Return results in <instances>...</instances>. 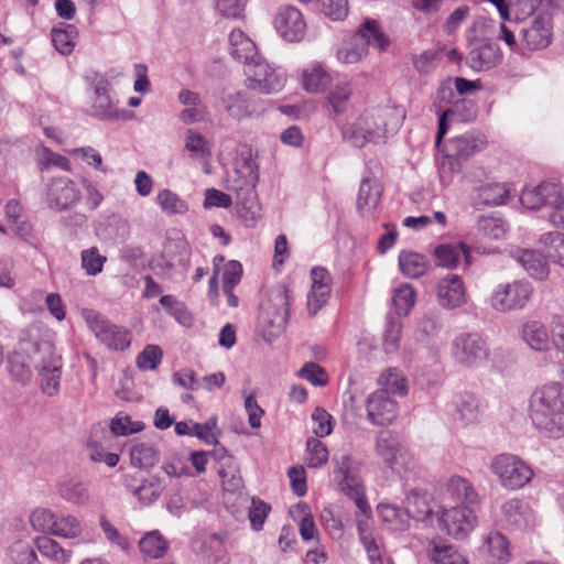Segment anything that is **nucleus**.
<instances>
[{
	"label": "nucleus",
	"instance_id": "obj_30",
	"mask_svg": "<svg viewBox=\"0 0 564 564\" xmlns=\"http://www.w3.org/2000/svg\"><path fill=\"white\" fill-rule=\"evenodd\" d=\"M539 246L544 258L564 267V234L558 231L543 234L539 238Z\"/></svg>",
	"mask_w": 564,
	"mask_h": 564
},
{
	"label": "nucleus",
	"instance_id": "obj_20",
	"mask_svg": "<svg viewBox=\"0 0 564 564\" xmlns=\"http://www.w3.org/2000/svg\"><path fill=\"white\" fill-rule=\"evenodd\" d=\"M503 521L514 530H524L533 524L534 517L529 503L520 499H511L502 506Z\"/></svg>",
	"mask_w": 564,
	"mask_h": 564
},
{
	"label": "nucleus",
	"instance_id": "obj_63",
	"mask_svg": "<svg viewBox=\"0 0 564 564\" xmlns=\"http://www.w3.org/2000/svg\"><path fill=\"white\" fill-rule=\"evenodd\" d=\"M10 558V564H40L34 550L22 542H18L11 546Z\"/></svg>",
	"mask_w": 564,
	"mask_h": 564
},
{
	"label": "nucleus",
	"instance_id": "obj_60",
	"mask_svg": "<svg viewBox=\"0 0 564 564\" xmlns=\"http://www.w3.org/2000/svg\"><path fill=\"white\" fill-rule=\"evenodd\" d=\"M549 187V184H540L535 187L523 189L520 195L521 204L528 209L540 208L545 202Z\"/></svg>",
	"mask_w": 564,
	"mask_h": 564
},
{
	"label": "nucleus",
	"instance_id": "obj_50",
	"mask_svg": "<svg viewBox=\"0 0 564 564\" xmlns=\"http://www.w3.org/2000/svg\"><path fill=\"white\" fill-rule=\"evenodd\" d=\"M185 149L191 152L193 158L208 159L212 155L208 141L205 137L193 130L188 129L185 134Z\"/></svg>",
	"mask_w": 564,
	"mask_h": 564
},
{
	"label": "nucleus",
	"instance_id": "obj_27",
	"mask_svg": "<svg viewBox=\"0 0 564 564\" xmlns=\"http://www.w3.org/2000/svg\"><path fill=\"white\" fill-rule=\"evenodd\" d=\"M512 257L522 268L536 280H543L549 275V267L542 256L530 249H516Z\"/></svg>",
	"mask_w": 564,
	"mask_h": 564
},
{
	"label": "nucleus",
	"instance_id": "obj_48",
	"mask_svg": "<svg viewBox=\"0 0 564 564\" xmlns=\"http://www.w3.org/2000/svg\"><path fill=\"white\" fill-rule=\"evenodd\" d=\"M507 223L497 216H480L477 220V230L480 235L489 239H501L507 232Z\"/></svg>",
	"mask_w": 564,
	"mask_h": 564
},
{
	"label": "nucleus",
	"instance_id": "obj_64",
	"mask_svg": "<svg viewBox=\"0 0 564 564\" xmlns=\"http://www.w3.org/2000/svg\"><path fill=\"white\" fill-rule=\"evenodd\" d=\"M432 560L434 564H468L467 560L451 546L435 547Z\"/></svg>",
	"mask_w": 564,
	"mask_h": 564
},
{
	"label": "nucleus",
	"instance_id": "obj_21",
	"mask_svg": "<svg viewBox=\"0 0 564 564\" xmlns=\"http://www.w3.org/2000/svg\"><path fill=\"white\" fill-rule=\"evenodd\" d=\"M484 147L485 142L482 139L470 134H464L451 139L442 151L446 158L455 161H462L481 151Z\"/></svg>",
	"mask_w": 564,
	"mask_h": 564
},
{
	"label": "nucleus",
	"instance_id": "obj_26",
	"mask_svg": "<svg viewBox=\"0 0 564 564\" xmlns=\"http://www.w3.org/2000/svg\"><path fill=\"white\" fill-rule=\"evenodd\" d=\"M437 264L446 269H455L462 259L469 264L470 249L463 242L442 243L434 249Z\"/></svg>",
	"mask_w": 564,
	"mask_h": 564
},
{
	"label": "nucleus",
	"instance_id": "obj_33",
	"mask_svg": "<svg viewBox=\"0 0 564 564\" xmlns=\"http://www.w3.org/2000/svg\"><path fill=\"white\" fill-rule=\"evenodd\" d=\"M399 268L406 278L419 279L426 273L429 261L420 253L402 251L399 254Z\"/></svg>",
	"mask_w": 564,
	"mask_h": 564
},
{
	"label": "nucleus",
	"instance_id": "obj_22",
	"mask_svg": "<svg viewBox=\"0 0 564 564\" xmlns=\"http://www.w3.org/2000/svg\"><path fill=\"white\" fill-rule=\"evenodd\" d=\"M230 55L247 68L251 63L258 62L261 57L258 54L256 44L247 37L241 30H234L229 34Z\"/></svg>",
	"mask_w": 564,
	"mask_h": 564
},
{
	"label": "nucleus",
	"instance_id": "obj_28",
	"mask_svg": "<svg viewBox=\"0 0 564 564\" xmlns=\"http://www.w3.org/2000/svg\"><path fill=\"white\" fill-rule=\"evenodd\" d=\"M453 417L464 425H471L480 419V403L476 395L469 392L460 394L455 401Z\"/></svg>",
	"mask_w": 564,
	"mask_h": 564
},
{
	"label": "nucleus",
	"instance_id": "obj_37",
	"mask_svg": "<svg viewBox=\"0 0 564 564\" xmlns=\"http://www.w3.org/2000/svg\"><path fill=\"white\" fill-rule=\"evenodd\" d=\"M330 83V75L318 63L303 70V87L308 93H323Z\"/></svg>",
	"mask_w": 564,
	"mask_h": 564
},
{
	"label": "nucleus",
	"instance_id": "obj_36",
	"mask_svg": "<svg viewBox=\"0 0 564 564\" xmlns=\"http://www.w3.org/2000/svg\"><path fill=\"white\" fill-rule=\"evenodd\" d=\"M340 490L355 501L357 509L361 514L368 517L371 508L365 497L364 486L357 476L343 478L338 480Z\"/></svg>",
	"mask_w": 564,
	"mask_h": 564
},
{
	"label": "nucleus",
	"instance_id": "obj_58",
	"mask_svg": "<svg viewBox=\"0 0 564 564\" xmlns=\"http://www.w3.org/2000/svg\"><path fill=\"white\" fill-rule=\"evenodd\" d=\"M55 517L56 513L51 509L36 508L30 514V523L35 531L52 534L54 522L56 521Z\"/></svg>",
	"mask_w": 564,
	"mask_h": 564
},
{
	"label": "nucleus",
	"instance_id": "obj_54",
	"mask_svg": "<svg viewBox=\"0 0 564 564\" xmlns=\"http://www.w3.org/2000/svg\"><path fill=\"white\" fill-rule=\"evenodd\" d=\"M328 460V449L318 438L310 437L306 441L307 466L318 468Z\"/></svg>",
	"mask_w": 564,
	"mask_h": 564
},
{
	"label": "nucleus",
	"instance_id": "obj_24",
	"mask_svg": "<svg viewBox=\"0 0 564 564\" xmlns=\"http://www.w3.org/2000/svg\"><path fill=\"white\" fill-rule=\"evenodd\" d=\"M382 189L376 180L364 178L359 186L357 210L361 217L372 216L380 203Z\"/></svg>",
	"mask_w": 564,
	"mask_h": 564
},
{
	"label": "nucleus",
	"instance_id": "obj_61",
	"mask_svg": "<svg viewBox=\"0 0 564 564\" xmlns=\"http://www.w3.org/2000/svg\"><path fill=\"white\" fill-rule=\"evenodd\" d=\"M247 0H215L216 11L226 19H242Z\"/></svg>",
	"mask_w": 564,
	"mask_h": 564
},
{
	"label": "nucleus",
	"instance_id": "obj_8",
	"mask_svg": "<svg viewBox=\"0 0 564 564\" xmlns=\"http://www.w3.org/2000/svg\"><path fill=\"white\" fill-rule=\"evenodd\" d=\"M521 46L530 52L546 48L553 41V15L538 12L529 18L520 29Z\"/></svg>",
	"mask_w": 564,
	"mask_h": 564
},
{
	"label": "nucleus",
	"instance_id": "obj_32",
	"mask_svg": "<svg viewBox=\"0 0 564 564\" xmlns=\"http://www.w3.org/2000/svg\"><path fill=\"white\" fill-rule=\"evenodd\" d=\"M482 552L486 554V562L488 564H506L510 558L508 541L499 532L487 536Z\"/></svg>",
	"mask_w": 564,
	"mask_h": 564
},
{
	"label": "nucleus",
	"instance_id": "obj_12",
	"mask_svg": "<svg viewBox=\"0 0 564 564\" xmlns=\"http://www.w3.org/2000/svg\"><path fill=\"white\" fill-rule=\"evenodd\" d=\"M440 523L447 534L459 540L475 528L477 517L470 506H454L442 511Z\"/></svg>",
	"mask_w": 564,
	"mask_h": 564
},
{
	"label": "nucleus",
	"instance_id": "obj_49",
	"mask_svg": "<svg viewBox=\"0 0 564 564\" xmlns=\"http://www.w3.org/2000/svg\"><path fill=\"white\" fill-rule=\"evenodd\" d=\"M509 189L505 184L490 183L478 188L477 197L484 205H502L507 202Z\"/></svg>",
	"mask_w": 564,
	"mask_h": 564
},
{
	"label": "nucleus",
	"instance_id": "obj_51",
	"mask_svg": "<svg viewBox=\"0 0 564 564\" xmlns=\"http://www.w3.org/2000/svg\"><path fill=\"white\" fill-rule=\"evenodd\" d=\"M296 512L303 516L299 525L302 539L304 541H310L314 539L317 535V529L308 506L304 502L297 503L294 508L290 510L292 517H295Z\"/></svg>",
	"mask_w": 564,
	"mask_h": 564
},
{
	"label": "nucleus",
	"instance_id": "obj_9",
	"mask_svg": "<svg viewBox=\"0 0 564 564\" xmlns=\"http://www.w3.org/2000/svg\"><path fill=\"white\" fill-rule=\"evenodd\" d=\"M452 354L459 365L473 368L488 359L489 347L479 334L462 333L453 340Z\"/></svg>",
	"mask_w": 564,
	"mask_h": 564
},
{
	"label": "nucleus",
	"instance_id": "obj_16",
	"mask_svg": "<svg viewBox=\"0 0 564 564\" xmlns=\"http://www.w3.org/2000/svg\"><path fill=\"white\" fill-rule=\"evenodd\" d=\"M436 301L445 310L462 307L467 302L463 279L457 274H447L436 285Z\"/></svg>",
	"mask_w": 564,
	"mask_h": 564
},
{
	"label": "nucleus",
	"instance_id": "obj_13",
	"mask_svg": "<svg viewBox=\"0 0 564 564\" xmlns=\"http://www.w3.org/2000/svg\"><path fill=\"white\" fill-rule=\"evenodd\" d=\"M79 199L80 192L68 177H54L46 185V204L52 209H68Z\"/></svg>",
	"mask_w": 564,
	"mask_h": 564
},
{
	"label": "nucleus",
	"instance_id": "obj_52",
	"mask_svg": "<svg viewBox=\"0 0 564 564\" xmlns=\"http://www.w3.org/2000/svg\"><path fill=\"white\" fill-rule=\"evenodd\" d=\"M392 305L395 308V313L401 315H408L415 303V292L409 284L401 285L397 289L392 296Z\"/></svg>",
	"mask_w": 564,
	"mask_h": 564
},
{
	"label": "nucleus",
	"instance_id": "obj_57",
	"mask_svg": "<svg viewBox=\"0 0 564 564\" xmlns=\"http://www.w3.org/2000/svg\"><path fill=\"white\" fill-rule=\"evenodd\" d=\"M409 518L423 519L430 513L425 495L417 490H411L405 497V509Z\"/></svg>",
	"mask_w": 564,
	"mask_h": 564
},
{
	"label": "nucleus",
	"instance_id": "obj_10",
	"mask_svg": "<svg viewBox=\"0 0 564 564\" xmlns=\"http://www.w3.org/2000/svg\"><path fill=\"white\" fill-rule=\"evenodd\" d=\"M245 74L248 87L265 95L279 93L286 82V75L281 68L271 66L262 58L245 68Z\"/></svg>",
	"mask_w": 564,
	"mask_h": 564
},
{
	"label": "nucleus",
	"instance_id": "obj_29",
	"mask_svg": "<svg viewBox=\"0 0 564 564\" xmlns=\"http://www.w3.org/2000/svg\"><path fill=\"white\" fill-rule=\"evenodd\" d=\"M522 340L533 350L545 351L550 347V337L545 325L540 321L525 322L520 332Z\"/></svg>",
	"mask_w": 564,
	"mask_h": 564
},
{
	"label": "nucleus",
	"instance_id": "obj_38",
	"mask_svg": "<svg viewBox=\"0 0 564 564\" xmlns=\"http://www.w3.org/2000/svg\"><path fill=\"white\" fill-rule=\"evenodd\" d=\"M226 109L228 113L236 119L256 115L261 110L256 101L250 98L247 93L242 91L229 96Z\"/></svg>",
	"mask_w": 564,
	"mask_h": 564
},
{
	"label": "nucleus",
	"instance_id": "obj_15",
	"mask_svg": "<svg viewBox=\"0 0 564 564\" xmlns=\"http://www.w3.org/2000/svg\"><path fill=\"white\" fill-rule=\"evenodd\" d=\"M367 419L373 425L391 424L398 415L397 402L384 390H376L366 401Z\"/></svg>",
	"mask_w": 564,
	"mask_h": 564
},
{
	"label": "nucleus",
	"instance_id": "obj_46",
	"mask_svg": "<svg viewBox=\"0 0 564 564\" xmlns=\"http://www.w3.org/2000/svg\"><path fill=\"white\" fill-rule=\"evenodd\" d=\"M380 518L393 530L403 531L409 527L408 512L390 503H380L377 508Z\"/></svg>",
	"mask_w": 564,
	"mask_h": 564
},
{
	"label": "nucleus",
	"instance_id": "obj_2",
	"mask_svg": "<svg viewBox=\"0 0 564 564\" xmlns=\"http://www.w3.org/2000/svg\"><path fill=\"white\" fill-rule=\"evenodd\" d=\"M20 348L30 356L33 367L39 371L42 391L50 397L55 395L59 388L62 361L41 323H32L22 329Z\"/></svg>",
	"mask_w": 564,
	"mask_h": 564
},
{
	"label": "nucleus",
	"instance_id": "obj_1",
	"mask_svg": "<svg viewBox=\"0 0 564 564\" xmlns=\"http://www.w3.org/2000/svg\"><path fill=\"white\" fill-rule=\"evenodd\" d=\"M404 110L387 106L365 111L341 127L343 140L350 147L362 149L367 144H384L400 129Z\"/></svg>",
	"mask_w": 564,
	"mask_h": 564
},
{
	"label": "nucleus",
	"instance_id": "obj_44",
	"mask_svg": "<svg viewBox=\"0 0 564 564\" xmlns=\"http://www.w3.org/2000/svg\"><path fill=\"white\" fill-rule=\"evenodd\" d=\"M160 459L159 452L150 444L138 443L130 449L131 465L138 468H151Z\"/></svg>",
	"mask_w": 564,
	"mask_h": 564
},
{
	"label": "nucleus",
	"instance_id": "obj_55",
	"mask_svg": "<svg viewBox=\"0 0 564 564\" xmlns=\"http://www.w3.org/2000/svg\"><path fill=\"white\" fill-rule=\"evenodd\" d=\"M80 260L82 268L88 275H97L102 271L107 257L100 254L97 247H90L82 251Z\"/></svg>",
	"mask_w": 564,
	"mask_h": 564
},
{
	"label": "nucleus",
	"instance_id": "obj_45",
	"mask_svg": "<svg viewBox=\"0 0 564 564\" xmlns=\"http://www.w3.org/2000/svg\"><path fill=\"white\" fill-rule=\"evenodd\" d=\"M378 383L380 386L379 390H384L388 395L397 394L403 397L408 393L406 379L397 369H388L383 372L379 377Z\"/></svg>",
	"mask_w": 564,
	"mask_h": 564
},
{
	"label": "nucleus",
	"instance_id": "obj_62",
	"mask_svg": "<svg viewBox=\"0 0 564 564\" xmlns=\"http://www.w3.org/2000/svg\"><path fill=\"white\" fill-rule=\"evenodd\" d=\"M163 357L162 349L156 345H148L137 357V366L141 370H154Z\"/></svg>",
	"mask_w": 564,
	"mask_h": 564
},
{
	"label": "nucleus",
	"instance_id": "obj_3",
	"mask_svg": "<svg viewBox=\"0 0 564 564\" xmlns=\"http://www.w3.org/2000/svg\"><path fill=\"white\" fill-rule=\"evenodd\" d=\"M529 417L545 437L564 436V386L552 381L538 387L529 399Z\"/></svg>",
	"mask_w": 564,
	"mask_h": 564
},
{
	"label": "nucleus",
	"instance_id": "obj_59",
	"mask_svg": "<svg viewBox=\"0 0 564 564\" xmlns=\"http://www.w3.org/2000/svg\"><path fill=\"white\" fill-rule=\"evenodd\" d=\"M144 424L141 421H132L127 414H117L110 424V430L115 435L126 436L141 432Z\"/></svg>",
	"mask_w": 564,
	"mask_h": 564
},
{
	"label": "nucleus",
	"instance_id": "obj_14",
	"mask_svg": "<svg viewBox=\"0 0 564 564\" xmlns=\"http://www.w3.org/2000/svg\"><path fill=\"white\" fill-rule=\"evenodd\" d=\"M276 32L288 42H300L305 34L306 23L299 9L292 6L279 8L274 18Z\"/></svg>",
	"mask_w": 564,
	"mask_h": 564
},
{
	"label": "nucleus",
	"instance_id": "obj_56",
	"mask_svg": "<svg viewBox=\"0 0 564 564\" xmlns=\"http://www.w3.org/2000/svg\"><path fill=\"white\" fill-rule=\"evenodd\" d=\"M163 486L156 478L143 481L140 486L132 490V494L143 505H150L155 501L162 494Z\"/></svg>",
	"mask_w": 564,
	"mask_h": 564
},
{
	"label": "nucleus",
	"instance_id": "obj_53",
	"mask_svg": "<svg viewBox=\"0 0 564 564\" xmlns=\"http://www.w3.org/2000/svg\"><path fill=\"white\" fill-rule=\"evenodd\" d=\"M351 94L352 85L349 82L338 84L330 90L327 101L336 115L345 111Z\"/></svg>",
	"mask_w": 564,
	"mask_h": 564
},
{
	"label": "nucleus",
	"instance_id": "obj_34",
	"mask_svg": "<svg viewBox=\"0 0 564 564\" xmlns=\"http://www.w3.org/2000/svg\"><path fill=\"white\" fill-rule=\"evenodd\" d=\"M52 43L57 52L63 55H69L76 44L78 31L75 25L59 23L51 32Z\"/></svg>",
	"mask_w": 564,
	"mask_h": 564
},
{
	"label": "nucleus",
	"instance_id": "obj_39",
	"mask_svg": "<svg viewBox=\"0 0 564 564\" xmlns=\"http://www.w3.org/2000/svg\"><path fill=\"white\" fill-rule=\"evenodd\" d=\"M31 366L33 365L31 362L30 356L23 352L20 347L19 351L10 356L8 360V370L11 378L23 386L31 381Z\"/></svg>",
	"mask_w": 564,
	"mask_h": 564
},
{
	"label": "nucleus",
	"instance_id": "obj_19",
	"mask_svg": "<svg viewBox=\"0 0 564 564\" xmlns=\"http://www.w3.org/2000/svg\"><path fill=\"white\" fill-rule=\"evenodd\" d=\"M501 52L496 43H484L467 55L466 64L475 72H487L501 62Z\"/></svg>",
	"mask_w": 564,
	"mask_h": 564
},
{
	"label": "nucleus",
	"instance_id": "obj_42",
	"mask_svg": "<svg viewBox=\"0 0 564 564\" xmlns=\"http://www.w3.org/2000/svg\"><path fill=\"white\" fill-rule=\"evenodd\" d=\"M156 204L167 216L184 215L188 210L187 203L171 189L163 188L158 192Z\"/></svg>",
	"mask_w": 564,
	"mask_h": 564
},
{
	"label": "nucleus",
	"instance_id": "obj_25",
	"mask_svg": "<svg viewBox=\"0 0 564 564\" xmlns=\"http://www.w3.org/2000/svg\"><path fill=\"white\" fill-rule=\"evenodd\" d=\"M445 495L457 506H474L478 502V494L471 484L459 476H453L448 479Z\"/></svg>",
	"mask_w": 564,
	"mask_h": 564
},
{
	"label": "nucleus",
	"instance_id": "obj_41",
	"mask_svg": "<svg viewBox=\"0 0 564 564\" xmlns=\"http://www.w3.org/2000/svg\"><path fill=\"white\" fill-rule=\"evenodd\" d=\"M34 542L42 556L51 561L56 563H65L70 558L72 551L65 550L59 545L58 542L47 535L39 536Z\"/></svg>",
	"mask_w": 564,
	"mask_h": 564
},
{
	"label": "nucleus",
	"instance_id": "obj_35",
	"mask_svg": "<svg viewBox=\"0 0 564 564\" xmlns=\"http://www.w3.org/2000/svg\"><path fill=\"white\" fill-rule=\"evenodd\" d=\"M401 449L398 437L390 431H381L377 435L376 451L377 454L384 460V463L394 468L397 456Z\"/></svg>",
	"mask_w": 564,
	"mask_h": 564
},
{
	"label": "nucleus",
	"instance_id": "obj_47",
	"mask_svg": "<svg viewBox=\"0 0 564 564\" xmlns=\"http://www.w3.org/2000/svg\"><path fill=\"white\" fill-rule=\"evenodd\" d=\"M139 546L143 554L152 558H160L164 556L169 549L167 541L158 530L147 533L140 540Z\"/></svg>",
	"mask_w": 564,
	"mask_h": 564
},
{
	"label": "nucleus",
	"instance_id": "obj_23",
	"mask_svg": "<svg viewBox=\"0 0 564 564\" xmlns=\"http://www.w3.org/2000/svg\"><path fill=\"white\" fill-rule=\"evenodd\" d=\"M454 98V90L452 87L442 84L436 93L435 100L432 105V110H434L440 117H438V127L435 138V144L438 149H441V143L443 140V137L446 134L448 130V123L447 118L453 116L455 110L447 108L445 110H442L443 105L451 104L452 99Z\"/></svg>",
	"mask_w": 564,
	"mask_h": 564
},
{
	"label": "nucleus",
	"instance_id": "obj_4",
	"mask_svg": "<svg viewBox=\"0 0 564 564\" xmlns=\"http://www.w3.org/2000/svg\"><path fill=\"white\" fill-rule=\"evenodd\" d=\"M370 45L384 50L389 45V40L376 20L366 19L352 36L351 42L337 51V59L345 64L358 63L368 54Z\"/></svg>",
	"mask_w": 564,
	"mask_h": 564
},
{
	"label": "nucleus",
	"instance_id": "obj_43",
	"mask_svg": "<svg viewBox=\"0 0 564 564\" xmlns=\"http://www.w3.org/2000/svg\"><path fill=\"white\" fill-rule=\"evenodd\" d=\"M52 535L65 539L78 538L83 532L79 519L73 514L56 513Z\"/></svg>",
	"mask_w": 564,
	"mask_h": 564
},
{
	"label": "nucleus",
	"instance_id": "obj_31",
	"mask_svg": "<svg viewBox=\"0 0 564 564\" xmlns=\"http://www.w3.org/2000/svg\"><path fill=\"white\" fill-rule=\"evenodd\" d=\"M58 495L69 503L84 506L89 502V490L86 484L77 478H66L59 481Z\"/></svg>",
	"mask_w": 564,
	"mask_h": 564
},
{
	"label": "nucleus",
	"instance_id": "obj_6",
	"mask_svg": "<svg viewBox=\"0 0 564 564\" xmlns=\"http://www.w3.org/2000/svg\"><path fill=\"white\" fill-rule=\"evenodd\" d=\"M490 469L499 478L501 486L511 490L523 488L534 475L525 462L512 454L496 456Z\"/></svg>",
	"mask_w": 564,
	"mask_h": 564
},
{
	"label": "nucleus",
	"instance_id": "obj_17",
	"mask_svg": "<svg viewBox=\"0 0 564 564\" xmlns=\"http://www.w3.org/2000/svg\"><path fill=\"white\" fill-rule=\"evenodd\" d=\"M109 82L102 75L96 74L94 77L95 97L93 100V113L96 117L109 120L124 118L126 110L115 107L109 95Z\"/></svg>",
	"mask_w": 564,
	"mask_h": 564
},
{
	"label": "nucleus",
	"instance_id": "obj_18",
	"mask_svg": "<svg viewBox=\"0 0 564 564\" xmlns=\"http://www.w3.org/2000/svg\"><path fill=\"white\" fill-rule=\"evenodd\" d=\"M312 288L307 296V308L311 315H316L327 302L330 294L332 278L325 268H314L311 272Z\"/></svg>",
	"mask_w": 564,
	"mask_h": 564
},
{
	"label": "nucleus",
	"instance_id": "obj_40",
	"mask_svg": "<svg viewBox=\"0 0 564 564\" xmlns=\"http://www.w3.org/2000/svg\"><path fill=\"white\" fill-rule=\"evenodd\" d=\"M221 455L219 456L220 467L218 475L221 478L227 489L230 491L238 490L241 487L242 479L239 476V470L234 457L227 454L226 449L223 448Z\"/></svg>",
	"mask_w": 564,
	"mask_h": 564
},
{
	"label": "nucleus",
	"instance_id": "obj_5",
	"mask_svg": "<svg viewBox=\"0 0 564 564\" xmlns=\"http://www.w3.org/2000/svg\"><path fill=\"white\" fill-rule=\"evenodd\" d=\"M533 294L532 284L527 280L499 283L492 291L489 303L491 308L500 313L523 310Z\"/></svg>",
	"mask_w": 564,
	"mask_h": 564
},
{
	"label": "nucleus",
	"instance_id": "obj_7",
	"mask_svg": "<svg viewBox=\"0 0 564 564\" xmlns=\"http://www.w3.org/2000/svg\"><path fill=\"white\" fill-rule=\"evenodd\" d=\"M83 316L98 340L112 350H124L131 344L130 333L93 310H84Z\"/></svg>",
	"mask_w": 564,
	"mask_h": 564
},
{
	"label": "nucleus",
	"instance_id": "obj_11",
	"mask_svg": "<svg viewBox=\"0 0 564 564\" xmlns=\"http://www.w3.org/2000/svg\"><path fill=\"white\" fill-rule=\"evenodd\" d=\"M290 291L284 284L273 286L260 304V317L271 327H284L290 314Z\"/></svg>",
	"mask_w": 564,
	"mask_h": 564
}]
</instances>
